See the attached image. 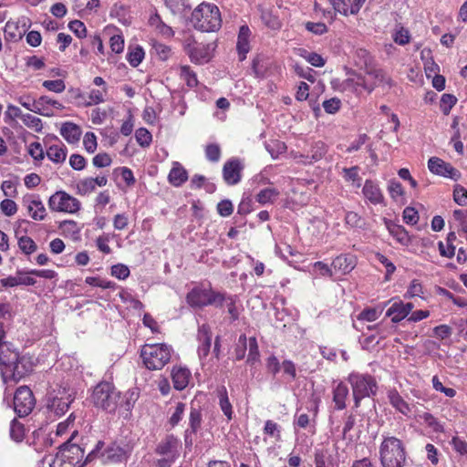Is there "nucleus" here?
I'll use <instances>...</instances> for the list:
<instances>
[{
  "instance_id": "nucleus-1",
  "label": "nucleus",
  "mask_w": 467,
  "mask_h": 467,
  "mask_svg": "<svg viewBox=\"0 0 467 467\" xmlns=\"http://www.w3.org/2000/svg\"><path fill=\"white\" fill-rule=\"evenodd\" d=\"M0 366L4 377L19 381L33 371L35 363L31 356L20 355L14 347L4 346L0 351Z\"/></svg>"
},
{
  "instance_id": "nucleus-2",
  "label": "nucleus",
  "mask_w": 467,
  "mask_h": 467,
  "mask_svg": "<svg viewBox=\"0 0 467 467\" xmlns=\"http://www.w3.org/2000/svg\"><path fill=\"white\" fill-rule=\"evenodd\" d=\"M191 21L195 29L202 32H214L222 26L218 7L207 3H202L192 11Z\"/></svg>"
},
{
  "instance_id": "nucleus-3",
  "label": "nucleus",
  "mask_w": 467,
  "mask_h": 467,
  "mask_svg": "<svg viewBox=\"0 0 467 467\" xmlns=\"http://www.w3.org/2000/svg\"><path fill=\"white\" fill-rule=\"evenodd\" d=\"M379 457L383 467H403L406 463L403 442L393 436L385 437L379 446Z\"/></svg>"
},
{
  "instance_id": "nucleus-4",
  "label": "nucleus",
  "mask_w": 467,
  "mask_h": 467,
  "mask_svg": "<svg viewBox=\"0 0 467 467\" xmlns=\"http://www.w3.org/2000/svg\"><path fill=\"white\" fill-rule=\"evenodd\" d=\"M171 352V347L166 344H146L140 350V357L148 369L159 370L170 361Z\"/></svg>"
},
{
  "instance_id": "nucleus-5",
  "label": "nucleus",
  "mask_w": 467,
  "mask_h": 467,
  "mask_svg": "<svg viewBox=\"0 0 467 467\" xmlns=\"http://www.w3.org/2000/svg\"><path fill=\"white\" fill-rule=\"evenodd\" d=\"M85 451V448L67 441L60 446L50 467H83L90 462L87 461V458L83 460Z\"/></svg>"
},
{
  "instance_id": "nucleus-6",
  "label": "nucleus",
  "mask_w": 467,
  "mask_h": 467,
  "mask_svg": "<svg viewBox=\"0 0 467 467\" xmlns=\"http://www.w3.org/2000/svg\"><path fill=\"white\" fill-rule=\"evenodd\" d=\"M120 392L109 382L99 383L91 395V401L97 407L108 412H114L119 407Z\"/></svg>"
},
{
  "instance_id": "nucleus-7",
  "label": "nucleus",
  "mask_w": 467,
  "mask_h": 467,
  "mask_svg": "<svg viewBox=\"0 0 467 467\" xmlns=\"http://www.w3.org/2000/svg\"><path fill=\"white\" fill-rule=\"evenodd\" d=\"M105 443L99 441L95 447L91 449L87 454V461H93L100 458L102 462H121L128 459L130 450L129 446L121 447L116 443L109 444L104 448Z\"/></svg>"
},
{
  "instance_id": "nucleus-8",
  "label": "nucleus",
  "mask_w": 467,
  "mask_h": 467,
  "mask_svg": "<svg viewBox=\"0 0 467 467\" xmlns=\"http://www.w3.org/2000/svg\"><path fill=\"white\" fill-rule=\"evenodd\" d=\"M76 392L73 389L67 386H57L56 389L48 391L47 395V408L56 416L64 415L74 401Z\"/></svg>"
},
{
  "instance_id": "nucleus-9",
  "label": "nucleus",
  "mask_w": 467,
  "mask_h": 467,
  "mask_svg": "<svg viewBox=\"0 0 467 467\" xmlns=\"http://www.w3.org/2000/svg\"><path fill=\"white\" fill-rule=\"evenodd\" d=\"M348 381L352 387L355 407H359L360 401L377 392L378 385L374 377L368 374L350 373Z\"/></svg>"
},
{
  "instance_id": "nucleus-10",
  "label": "nucleus",
  "mask_w": 467,
  "mask_h": 467,
  "mask_svg": "<svg viewBox=\"0 0 467 467\" xmlns=\"http://www.w3.org/2000/svg\"><path fill=\"white\" fill-rule=\"evenodd\" d=\"M187 302L191 306L202 307L205 306H223L225 295L212 289L193 288L187 295Z\"/></svg>"
},
{
  "instance_id": "nucleus-11",
  "label": "nucleus",
  "mask_w": 467,
  "mask_h": 467,
  "mask_svg": "<svg viewBox=\"0 0 467 467\" xmlns=\"http://www.w3.org/2000/svg\"><path fill=\"white\" fill-rule=\"evenodd\" d=\"M18 102L26 109L45 117L54 115L53 111L46 108V104H52V107L58 109H64L60 102L47 96H41L38 99H32L30 96H22L18 99Z\"/></svg>"
},
{
  "instance_id": "nucleus-12",
  "label": "nucleus",
  "mask_w": 467,
  "mask_h": 467,
  "mask_svg": "<svg viewBox=\"0 0 467 467\" xmlns=\"http://www.w3.org/2000/svg\"><path fill=\"white\" fill-rule=\"evenodd\" d=\"M48 206L53 211L74 213L80 209V202L67 192L58 191L50 196Z\"/></svg>"
},
{
  "instance_id": "nucleus-13",
  "label": "nucleus",
  "mask_w": 467,
  "mask_h": 467,
  "mask_svg": "<svg viewBox=\"0 0 467 467\" xmlns=\"http://www.w3.org/2000/svg\"><path fill=\"white\" fill-rule=\"evenodd\" d=\"M35 407L33 392L26 386L19 387L14 396V410L19 417L27 416Z\"/></svg>"
},
{
  "instance_id": "nucleus-14",
  "label": "nucleus",
  "mask_w": 467,
  "mask_h": 467,
  "mask_svg": "<svg viewBox=\"0 0 467 467\" xmlns=\"http://www.w3.org/2000/svg\"><path fill=\"white\" fill-rule=\"evenodd\" d=\"M183 47L192 62L203 63L209 61L210 45L199 43L192 36H189L184 40Z\"/></svg>"
},
{
  "instance_id": "nucleus-15",
  "label": "nucleus",
  "mask_w": 467,
  "mask_h": 467,
  "mask_svg": "<svg viewBox=\"0 0 467 467\" xmlns=\"http://www.w3.org/2000/svg\"><path fill=\"white\" fill-rule=\"evenodd\" d=\"M428 168L434 174L444 176L454 181H457L461 177V173L458 170L438 157H431L429 160Z\"/></svg>"
},
{
  "instance_id": "nucleus-16",
  "label": "nucleus",
  "mask_w": 467,
  "mask_h": 467,
  "mask_svg": "<svg viewBox=\"0 0 467 467\" xmlns=\"http://www.w3.org/2000/svg\"><path fill=\"white\" fill-rule=\"evenodd\" d=\"M243 166L239 160L232 159L226 161L223 168V177L228 185L237 184L241 180Z\"/></svg>"
},
{
  "instance_id": "nucleus-17",
  "label": "nucleus",
  "mask_w": 467,
  "mask_h": 467,
  "mask_svg": "<svg viewBox=\"0 0 467 467\" xmlns=\"http://www.w3.org/2000/svg\"><path fill=\"white\" fill-rule=\"evenodd\" d=\"M412 303H403L402 301H394L386 312V316L391 318L393 323H398L404 319L413 309Z\"/></svg>"
},
{
  "instance_id": "nucleus-18",
  "label": "nucleus",
  "mask_w": 467,
  "mask_h": 467,
  "mask_svg": "<svg viewBox=\"0 0 467 467\" xmlns=\"http://www.w3.org/2000/svg\"><path fill=\"white\" fill-rule=\"evenodd\" d=\"M251 30L247 25H243L239 28L236 49L241 61L244 60L246 54L250 51Z\"/></svg>"
},
{
  "instance_id": "nucleus-19",
  "label": "nucleus",
  "mask_w": 467,
  "mask_h": 467,
  "mask_svg": "<svg viewBox=\"0 0 467 467\" xmlns=\"http://www.w3.org/2000/svg\"><path fill=\"white\" fill-rule=\"evenodd\" d=\"M198 340L200 346L198 348V354L201 358H206L210 352L212 345V331L211 327L203 324L198 330Z\"/></svg>"
},
{
  "instance_id": "nucleus-20",
  "label": "nucleus",
  "mask_w": 467,
  "mask_h": 467,
  "mask_svg": "<svg viewBox=\"0 0 467 467\" xmlns=\"http://www.w3.org/2000/svg\"><path fill=\"white\" fill-rule=\"evenodd\" d=\"M344 88L353 92H359L360 88L368 90L369 93L373 87L369 86V80L360 74L352 73L343 83Z\"/></svg>"
},
{
  "instance_id": "nucleus-21",
  "label": "nucleus",
  "mask_w": 467,
  "mask_h": 467,
  "mask_svg": "<svg viewBox=\"0 0 467 467\" xmlns=\"http://www.w3.org/2000/svg\"><path fill=\"white\" fill-rule=\"evenodd\" d=\"M367 76L366 78L369 80V86H372L373 89L379 86L390 88L393 85L392 79L380 68L367 69Z\"/></svg>"
},
{
  "instance_id": "nucleus-22",
  "label": "nucleus",
  "mask_w": 467,
  "mask_h": 467,
  "mask_svg": "<svg viewBox=\"0 0 467 467\" xmlns=\"http://www.w3.org/2000/svg\"><path fill=\"white\" fill-rule=\"evenodd\" d=\"M389 403L399 412L406 417H410L411 413V408L409 403L400 395L396 389H391L388 393Z\"/></svg>"
},
{
  "instance_id": "nucleus-23",
  "label": "nucleus",
  "mask_w": 467,
  "mask_h": 467,
  "mask_svg": "<svg viewBox=\"0 0 467 467\" xmlns=\"http://www.w3.org/2000/svg\"><path fill=\"white\" fill-rule=\"evenodd\" d=\"M27 203V211L34 220H44L46 217V208L38 198H26L24 200Z\"/></svg>"
},
{
  "instance_id": "nucleus-24",
  "label": "nucleus",
  "mask_w": 467,
  "mask_h": 467,
  "mask_svg": "<svg viewBox=\"0 0 467 467\" xmlns=\"http://www.w3.org/2000/svg\"><path fill=\"white\" fill-rule=\"evenodd\" d=\"M178 443V440L173 435H169L158 444L156 452L161 455L174 457L177 452Z\"/></svg>"
},
{
  "instance_id": "nucleus-25",
  "label": "nucleus",
  "mask_w": 467,
  "mask_h": 467,
  "mask_svg": "<svg viewBox=\"0 0 467 467\" xmlns=\"http://www.w3.org/2000/svg\"><path fill=\"white\" fill-rule=\"evenodd\" d=\"M362 192L364 196L374 204H379L383 202V195L380 189L369 180L365 182Z\"/></svg>"
},
{
  "instance_id": "nucleus-26",
  "label": "nucleus",
  "mask_w": 467,
  "mask_h": 467,
  "mask_svg": "<svg viewBox=\"0 0 467 467\" xmlns=\"http://www.w3.org/2000/svg\"><path fill=\"white\" fill-rule=\"evenodd\" d=\"M355 267V261L353 256L339 255L337 256L332 262V268L340 272L341 274H348Z\"/></svg>"
},
{
  "instance_id": "nucleus-27",
  "label": "nucleus",
  "mask_w": 467,
  "mask_h": 467,
  "mask_svg": "<svg viewBox=\"0 0 467 467\" xmlns=\"http://www.w3.org/2000/svg\"><path fill=\"white\" fill-rule=\"evenodd\" d=\"M60 134L68 143H75L80 139L81 130L75 123L66 122L60 129Z\"/></svg>"
},
{
  "instance_id": "nucleus-28",
  "label": "nucleus",
  "mask_w": 467,
  "mask_h": 467,
  "mask_svg": "<svg viewBox=\"0 0 467 467\" xmlns=\"http://www.w3.org/2000/svg\"><path fill=\"white\" fill-rule=\"evenodd\" d=\"M190 371L184 368H174L171 371L173 386L178 390L185 389L189 383Z\"/></svg>"
},
{
  "instance_id": "nucleus-29",
  "label": "nucleus",
  "mask_w": 467,
  "mask_h": 467,
  "mask_svg": "<svg viewBox=\"0 0 467 467\" xmlns=\"http://www.w3.org/2000/svg\"><path fill=\"white\" fill-rule=\"evenodd\" d=\"M327 153V146L322 141H317L311 146L310 151L306 155H302L304 163H312L321 160Z\"/></svg>"
},
{
  "instance_id": "nucleus-30",
  "label": "nucleus",
  "mask_w": 467,
  "mask_h": 467,
  "mask_svg": "<svg viewBox=\"0 0 467 467\" xmlns=\"http://www.w3.org/2000/svg\"><path fill=\"white\" fill-rule=\"evenodd\" d=\"M188 179L186 170L178 162H175L169 173V182L176 187L181 186Z\"/></svg>"
},
{
  "instance_id": "nucleus-31",
  "label": "nucleus",
  "mask_w": 467,
  "mask_h": 467,
  "mask_svg": "<svg viewBox=\"0 0 467 467\" xmlns=\"http://www.w3.org/2000/svg\"><path fill=\"white\" fill-rule=\"evenodd\" d=\"M348 395V388L343 382H339L333 389V401L337 410H343L346 408V399Z\"/></svg>"
},
{
  "instance_id": "nucleus-32",
  "label": "nucleus",
  "mask_w": 467,
  "mask_h": 467,
  "mask_svg": "<svg viewBox=\"0 0 467 467\" xmlns=\"http://www.w3.org/2000/svg\"><path fill=\"white\" fill-rule=\"evenodd\" d=\"M47 156L55 163H63L67 157V149L62 143L50 145L47 150Z\"/></svg>"
},
{
  "instance_id": "nucleus-33",
  "label": "nucleus",
  "mask_w": 467,
  "mask_h": 467,
  "mask_svg": "<svg viewBox=\"0 0 467 467\" xmlns=\"http://www.w3.org/2000/svg\"><path fill=\"white\" fill-rule=\"evenodd\" d=\"M389 234L400 244H407L410 242V236L403 226L391 223H387Z\"/></svg>"
},
{
  "instance_id": "nucleus-34",
  "label": "nucleus",
  "mask_w": 467,
  "mask_h": 467,
  "mask_svg": "<svg viewBox=\"0 0 467 467\" xmlns=\"http://www.w3.org/2000/svg\"><path fill=\"white\" fill-rule=\"evenodd\" d=\"M217 392L219 396V404L221 410H223V414L228 418V420H231L233 415V409L227 396L226 388L224 386H222L218 389Z\"/></svg>"
},
{
  "instance_id": "nucleus-35",
  "label": "nucleus",
  "mask_w": 467,
  "mask_h": 467,
  "mask_svg": "<svg viewBox=\"0 0 467 467\" xmlns=\"http://www.w3.org/2000/svg\"><path fill=\"white\" fill-rule=\"evenodd\" d=\"M164 3L173 15H184L191 10L185 0H164Z\"/></svg>"
},
{
  "instance_id": "nucleus-36",
  "label": "nucleus",
  "mask_w": 467,
  "mask_h": 467,
  "mask_svg": "<svg viewBox=\"0 0 467 467\" xmlns=\"http://www.w3.org/2000/svg\"><path fill=\"white\" fill-rule=\"evenodd\" d=\"M17 244L21 252L26 255H30L37 250L35 241L26 235L19 237Z\"/></svg>"
},
{
  "instance_id": "nucleus-37",
  "label": "nucleus",
  "mask_w": 467,
  "mask_h": 467,
  "mask_svg": "<svg viewBox=\"0 0 467 467\" xmlns=\"http://www.w3.org/2000/svg\"><path fill=\"white\" fill-rule=\"evenodd\" d=\"M279 196V192L275 188H265L258 192L256 201L261 204L273 202Z\"/></svg>"
},
{
  "instance_id": "nucleus-38",
  "label": "nucleus",
  "mask_w": 467,
  "mask_h": 467,
  "mask_svg": "<svg viewBox=\"0 0 467 467\" xmlns=\"http://www.w3.org/2000/svg\"><path fill=\"white\" fill-rule=\"evenodd\" d=\"M139 394L135 390H129L127 391L122 400H119V406L120 409H123L126 412H130L131 409L133 408L136 400H138Z\"/></svg>"
},
{
  "instance_id": "nucleus-39",
  "label": "nucleus",
  "mask_w": 467,
  "mask_h": 467,
  "mask_svg": "<svg viewBox=\"0 0 467 467\" xmlns=\"http://www.w3.org/2000/svg\"><path fill=\"white\" fill-rule=\"evenodd\" d=\"M107 93V88L104 87L102 88V89H92L90 90L89 94H88V101H84V105L86 107H89V106H92V105H97V104H99L101 102H103L105 99H104V95Z\"/></svg>"
},
{
  "instance_id": "nucleus-40",
  "label": "nucleus",
  "mask_w": 467,
  "mask_h": 467,
  "mask_svg": "<svg viewBox=\"0 0 467 467\" xmlns=\"http://www.w3.org/2000/svg\"><path fill=\"white\" fill-rule=\"evenodd\" d=\"M181 78L190 88H194L198 85L196 74L191 70L189 66L181 67Z\"/></svg>"
},
{
  "instance_id": "nucleus-41",
  "label": "nucleus",
  "mask_w": 467,
  "mask_h": 467,
  "mask_svg": "<svg viewBox=\"0 0 467 467\" xmlns=\"http://www.w3.org/2000/svg\"><path fill=\"white\" fill-rule=\"evenodd\" d=\"M10 436L14 441H16L17 442L21 441L25 436L24 425L21 422H19L18 420H16V419H14L11 421Z\"/></svg>"
},
{
  "instance_id": "nucleus-42",
  "label": "nucleus",
  "mask_w": 467,
  "mask_h": 467,
  "mask_svg": "<svg viewBox=\"0 0 467 467\" xmlns=\"http://www.w3.org/2000/svg\"><path fill=\"white\" fill-rule=\"evenodd\" d=\"M144 57V51L142 47H136L132 50L129 51L127 55V60L132 67H138Z\"/></svg>"
},
{
  "instance_id": "nucleus-43",
  "label": "nucleus",
  "mask_w": 467,
  "mask_h": 467,
  "mask_svg": "<svg viewBox=\"0 0 467 467\" xmlns=\"http://www.w3.org/2000/svg\"><path fill=\"white\" fill-rule=\"evenodd\" d=\"M424 422L433 430L435 432H443L444 428L442 424L431 413L425 412L421 416Z\"/></svg>"
},
{
  "instance_id": "nucleus-44",
  "label": "nucleus",
  "mask_w": 467,
  "mask_h": 467,
  "mask_svg": "<svg viewBox=\"0 0 467 467\" xmlns=\"http://www.w3.org/2000/svg\"><path fill=\"white\" fill-rule=\"evenodd\" d=\"M135 137L137 140V142L141 147H148L152 140L151 134L150 131L145 128H140L135 132Z\"/></svg>"
},
{
  "instance_id": "nucleus-45",
  "label": "nucleus",
  "mask_w": 467,
  "mask_h": 467,
  "mask_svg": "<svg viewBox=\"0 0 467 467\" xmlns=\"http://www.w3.org/2000/svg\"><path fill=\"white\" fill-rule=\"evenodd\" d=\"M457 98L451 94H443L441 99V109L448 115L451 108L456 104Z\"/></svg>"
},
{
  "instance_id": "nucleus-46",
  "label": "nucleus",
  "mask_w": 467,
  "mask_h": 467,
  "mask_svg": "<svg viewBox=\"0 0 467 467\" xmlns=\"http://www.w3.org/2000/svg\"><path fill=\"white\" fill-rule=\"evenodd\" d=\"M21 119L26 126L35 129L36 131H40L42 130V120L37 117L27 113L23 114V116H21Z\"/></svg>"
},
{
  "instance_id": "nucleus-47",
  "label": "nucleus",
  "mask_w": 467,
  "mask_h": 467,
  "mask_svg": "<svg viewBox=\"0 0 467 467\" xmlns=\"http://www.w3.org/2000/svg\"><path fill=\"white\" fill-rule=\"evenodd\" d=\"M249 343V353L247 358V362L254 364L259 359V349L256 338L252 337L248 339Z\"/></svg>"
},
{
  "instance_id": "nucleus-48",
  "label": "nucleus",
  "mask_w": 467,
  "mask_h": 467,
  "mask_svg": "<svg viewBox=\"0 0 467 467\" xmlns=\"http://www.w3.org/2000/svg\"><path fill=\"white\" fill-rule=\"evenodd\" d=\"M78 192L81 195L88 194L93 191H95L96 187L94 185L93 178H85L81 180L77 184Z\"/></svg>"
},
{
  "instance_id": "nucleus-49",
  "label": "nucleus",
  "mask_w": 467,
  "mask_h": 467,
  "mask_svg": "<svg viewBox=\"0 0 467 467\" xmlns=\"http://www.w3.org/2000/svg\"><path fill=\"white\" fill-rule=\"evenodd\" d=\"M68 28L78 37L84 38L87 36V28L83 22L79 20H73L69 22Z\"/></svg>"
},
{
  "instance_id": "nucleus-50",
  "label": "nucleus",
  "mask_w": 467,
  "mask_h": 467,
  "mask_svg": "<svg viewBox=\"0 0 467 467\" xmlns=\"http://www.w3.org/2000/svg\"><path fill=\"white\" fill-rule=\"evenodd\" d=\"M42 85L47 90L53 91V92H56V93H61L66 88L65 82L62 79L45 80Z\"/></svg>"
},
{
  "instance_id": "nucleus-51",
  "label": "nucleus",
  "mask_w": 467,
  "mask_h": 467,
  "mask_svg": "<svg viewBox=\"0 0 467 467\" xmlns=\"http://www.w3.org/2000/svg\"><path fill=\"white\" fill-rule=\"evenodd\" d=\"M376 258L381 265H383L385 266V268H386L385 280L389 281L390 279V275L395 272L396 266L385 255H383L381 254H377Z\"/></svg>"
},
{
  "instance_id": "nucleus-52",
  "label": "nucleus",
  "mask_w": 467,
  "mask_h": 467,
  "mask_svg": "<svg viewBox=\"0 0 467 467\" xmlns=\"http://www.w3.org/2000/svg\"><path fill=\"white\" fill-rule=\"evenodd\" d=\"M264 432L266 435L275 438L276 441H279L281 438L280 427L271 420L265 421Z\"/></svg>"
},
{
  "instance_id": "nucleus-53",
  "label": "nucleus",
  "mask_w": 467,
  "mask_h": 467,
  "mask_svg": "<svg viewBox=\"0 0 467 467\" xmlns=\"http://www.w3.org/2000/svg\"><path fill=\"white\" fill-rule=\"evenodd\" d=\"M0 209L5 215L12 216L16 213L17 205L11 199H5L0 202Z\"/></svg>"
},
{
  "instance_id": "nucleus-54",
  "label": "nucleus",
  "mask_w": 467,
  "mask_h": 467,
  "mask_svg": "<svg viewBox=\"0 0 467 467\" xmlns=\"http://www.w3.org/2000/svg\"><path fill=\"white\" fill-rule=\"evenodd\" d=\"M202 415L198 409L192 408L190 413V428L192 432H196L201 427Z\"/></svg>"
},
{
  "instance_id": "nucleus-55",
  "label": "nucleus",
  "mask_w": 467,
  "mask_h": 467,
  "mask_svg": "<svg viewBox=\"0 0 467 467\" xmlns=\"http://www.w3.org/2000/svg\"><path fill=\"white\" fill-rule=\"evenodd\" d=\"M112 162L111 157L108 153H99L93 157L92 163L97 168L109 167Z\"/></svg>"
},
{
  "instance_id": "nucleus-56",
  "label": "nucleus",
  "mask_w": 467,
  "mask_h": 467,
  "mask_svg": "<svg viewBox=\"0 0 467 467\" xmlns=\"http://www.w3.org/2000/svg\"><path fill=\"white\" fill-rule=\"evenodd\" d=\"M454 201L462 206L467 204V190L461 185H456L453 191Z\"/></svg>"
},
{
  "instance_id": "nucleus-57",
  "label": "nucleus",
  "mask_w": 467,
  "mask_h": 467,
  "mask_svg": "<svg viewBox=\"0 0 467 467\" xmlns=\"http://www.w3.org/2000/svg\"><path fill=\"white\" fill-rule=\"evenodd\" d=\"M184 410H185L184 403L178 402L176 404L175 410L169 420V422L172 427L176 426L180 422V420H182V415L184 413Z\"/></svg>"
},
{
  "instance_id": "nucleus-58",
  "label": "nucleus",
  "mask_w": 467,
  "mask_h": 467,
  "mask_svg": "<svg viewBox=\"0 0 467 467\" xmlns=\"http://www.w3.org/2000/svg\"><path fill=\"white\" fill-rule=\"evenodd\" d=\"M111 275L118 279H126L130 275V269L127 265L118 264L111 266Z\"/></svg>"
},
{
  "instance_id": "nucleus-59",
  "label": "nucleus",
  "mask_w": 467,
  "mask_h": 467,
  "mask_svg": "<svg viewBox=\"0 0 467 467\" xmlns=\"http://www.w3.org/2000/svg\"><path fill=\"white\" fill-rule=\"evenodd\" d=\"M83 144L86 150L93 153L97 149V137L93 132H87L83 139Z\"/></svg>"
},
{
  "instance_id": "nucleus-60",
  "label": "nucleus",
  "mask_w": 467,
  "mask_h": 467,
  "mask_svg": "<svg viewBox=\"0 0 467 467\" xmlns=\"http://www.w3.org/2000/svg\"><path fill=\"white\" fill-rule=\"evenodd\" d=\"M306 29L317 36H321L327 32V26L322 22H307L306 23Z\"/></svg>"
},
{
  "instance_id": "nucleus-61",
  "label": "nucleus",
  "mask_w": 467,
  "mask_h": 467,
  "mask_svg": "<svg viewBox=\"0 0 467 467\" xmlns=\"http://www.w3.org/2000/svg\"><path fill=\"white\" fill-rule=\"evenodd\" d=\"M403 220L408 224H416L419 221L418 212L412 207H406L403 211Z\"/></svg>"
},
{
  "instance_id": "nucleus-62",
  "label": "nucleus",
  "mask_w": 467,
  "mask_h": 467,
  "mask_svg": "<svg viewBox=\"0 0 467 467\" xmlns=\"http://www.w3.org/2000/svg\"><path fill=\"white\" fill-rule=\"evenodd\" d=\"M206 158L211 161H218L221 157V150L217 144H209L205 149Z\"/></svg>"
},
{
  "instance_id": "nucleus-63",
  "label": "nucleus",
  "mask_w": 467,
  "mask_h": 467,
  "mask_svg": "<svg viewBox=\"0 0 467 467\" xmlns=\"http://www.w3.org/2000/svg\"><path fill=\"white\" fill-rule=\"evenodd\" d=\"M247 348V337L245 335H241L238 338V344L235 348V358L237 360H241L245 356Z\"/></svg>"
},
{
  "instance_id": "nucleus-64",
  "label": "nucleus",
  "mask_w": 467,
  "mask_h": 467,
  "mask_svg": "<svg viewBox=\"0 0 467 467\" xmlns=\"http://www.w3.org/2000/svg\"><path fill=\"white\" fill-rule=\"evenodd\" d=\"M217 211L221 216L227 217L233 213L234 206L231 201L223 200L217 204Z\"/></svg>"
}]
</instances>
